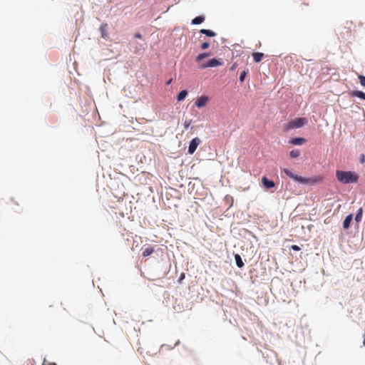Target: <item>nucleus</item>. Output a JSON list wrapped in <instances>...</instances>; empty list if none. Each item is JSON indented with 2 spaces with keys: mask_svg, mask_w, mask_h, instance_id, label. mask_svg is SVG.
Instances as JSON below:
<instances>
[{
  "mask_svg": "<svg viewBox=\"0 0 365 365\" xmlns=\"http://www.w3.org/2000/svg\"><path fill=\"white\" fill-rule=\"evenodd\" d=\"M283 172L290 178L302 184L313 185L320 182L322 180V178L320 176H315L314 178H304L297 175H294L292 171L287 168L283 169Z\"/></svg>",
  "mask_w": 365,
  "mask_h": 365,
  "instance_id": "1",
  "label": "nucleus"
},
{
  "mask_svg": "<svg viewBox=\"0 0 365 365\" xmlns=\"http://www.w3.org/2000/svg\"><path fill=\"white\" fill-rule=\"evenodd\" d=\"M336 178L343 184L356 183L359 180V175L355 172L339 170L336 171Z\"/></svg>",
  "mask_w": 365,
  "mask_h": 365,
  "instance_id": "2",
  "label": "nucleus"
},
{
  "mask_svg": "<svg viewBox=\"0 0 365 365\" xmlns=\"http://www.w3.org/2000/svg\"><path fill=\"white\" fill-rule=\"evenodd\" d=\"M307 123V120L305 118H297L285 125V129L289 130L294 128H301Z\"/></svg>",
  "mask_w": 365,
  "mask_h": 365,
  "instance_id": "3",
  "label": "nucleus"
},
{
  "mask_svg": "<svg viewBox=\"0 0 365 365\" xmlns=\"http://www.w3.org/2000/svg\"><path fill=\"white\" fill-rule=\"evenodd\" d=\"M222 63L216 58H212L207 62L202 63L200 64L199 68L200 69H205L207 68H212L221 66Z\"/></svg>",
  "mask_w": 365,
  "mask_h": 365,
  "instance_id": "4",
  "label": "nucleus"
},
{
  "mask_svg": "<svg viewBox=\"0 0 365 365\" xmlns=\"http://www.w3.org/2000/svg\"><path fill=\"white\" fill-rule=\"evenodd\" d=\"M200 143H201V140L200 138H193L190 143V145L188 147V153L193 154Z\"/></svg>",
  "mask_w": 365,
  "mask_h": 365,
  "instance_id": "5",
  "label": "nucleus"
},
{
  "mask_svg": "<svg viewBox=\"0 0 365 365\" xmlns=\"http://www.w3.org/2000/svg\"><path fill=\"white\" fill-rule=\"evenodd\" d=\"M209 101L210 98L208 96H201L196 100L195 106L197 108H202L207 105Z\"/></svg>",
  "mask_w": 365,
  "mask_h": 365,
  "instance_id": "6",
  "label": "nucleus"
},
{
  "mask_svg": "<svg viewBox=\"0 0 365 365\" xmlns=\"http://www.w3.org/2000/svg\"><path fill=\"white\" fill-rule=\"evenodd\" d=\"M262 183L266 189H270L275 186V183L274 182V181L269 180L265 176L262 177Z\"/></svg>",
  "mask_w": 365,
  "mask_h": 365,
  "instance_id": "7",
  "label": "nucleus"
},
{
  "mask_svg": "<svg viewBox=\"0 0 365 365\" xmlns=\"http://www.w3.org/2000/svg\"><path fill=\"white\" fill-rule=\"evenodd\" d=\"M307 140L304 138H295L290 140L289 143L292 145H300L304 143Z\"/></svg>",
  "mask_w": 365,
  "mask_h": 365,
  "instance_id": "8",
  "label": "nucleus"
},
{
  "mask_svg": "<svg viewBox=\"0 0 365 365\" xmlns=\"http://www.w3.org/2000/svg\"><path fill=\"white\" fill-rule=\"evenodd\" d=\"M350 96L352 97H357L365 100V93L361 91H354L350 93Z\"/></svg>",
  "mask_w": 365,
  "mask_h": 365,
  "instance_id": "9",
  "label": "nucleus"
},
{
  "mask_svg": "<svg viewBox=\"0 0 365 365\" xmlns=\"http://www.w3.org/2000/svg\"><path fill=\"white\" fill-rule=\"evenodd\" d=\"M352 218H353V216L351 214L347 215L345 218V220H344V222H343V227L344 229H348L350 226V223L352 220Z\"/></svg>",
  "mask_w": 365,
  "mask_h": 365,
  "instance_id": "10",
  "label": "nucleus"
},
{
  "mask_svg": "<svg viewBox=\"0 0 365 365\" xmlns=\"http://www.w3.org/2000/svg\"><path fill=\"white\" fill-rule=\"evenodd\" d=\"M153 252H154V248L151 246H148L143 250L142 255H143V257H148V256L150 255L151 254H153Z\"/></svg>",
  "mask_w": 365,
  "mask_h": 365,
  "instance_id": "11",
  "label": "nucleus"
},
{
  "mask_svg": "<svg viewBox=\"0 0 365 365\" xmlns=\"http://www.w3.org/2000/svg\"><path fill=\"white\" fill-rule=\"evenodd\" d=\"M107 27H108V25L106 24H103L100 27L101 36L103 38H106L108 37Z\"/></svg>",
  "mask_w": 365,
  "mask_h": 365,
  "instance_id": "12",
  "label": "nucleus"
},
{
  "mask_svg": "<svg viewBox=\"0 0 365 365\" xmlns=\"http://www.w3.org/2000/svg\"><path fill=\"white\" fill-rule=\"evenodd\" d=\"M252 56H253L254 61L256 63H259L262 60V58L264 57V53H259V52H255V53H253Z\"/></svg>",
  "mask_w": 365,
  "mask_h": 365,
  "instance_id": "13",
  "label": "nucleus"
},
{
  "mask_svg": "<svg viewBox=\"0 0 365 365\" xmlns=\"http://www.w3.org/2000/svg\"><path fill=\"white\" fill-rule=\"evenodd\" d=\"M235 259L236 262V264L238 267L241 268L244 266V262L242 260V258L240 255L235 254Z\"/></svg>",
  "mask_w": 365,
  "mask_h": 365,
  "instance_id": "14",
  "label": "nucleus"
},
{
  "mask_svg": "<svg viewBox=\"0 0 365 365\" xmlns=\"http://www.w3.org/2000/svg\"><path fill=\"white\" fill-rule=\"evenodd\" d=\"M200 33L205 34L206 36H207L209 37H214L216 36V34L214 31H212L211 30H208V29H201Z\"/></svg>",
  "mask_w": 365,
  "mask_h": 365,
  "instance_id": "15",
  "label": "nucleus"
},
{
  "mask_svg": "<svg viewBox=\"0 0 365 365\" xmlns=\"http://www.w3.org/2000/svg\"><path fill=\"white\" fill-rule=\"evenodd\" d=\"M210 56V53H200L197 57H196V62L197 63H200L202 59H204L205 58H207L208 56Z\"/></svg>",
  "mask_w": 365,
  "mask_h": 365,
  "instance_id": "16",
  "label": "nucleus"
},
{
  "mask_svg": "<svg viewBox=\"0 0 365 365\" xmlns=\"http://www.w3.org/2000/svg\"><path fill=\"white\" fill-rule=\"evenodd\" d=\"M187 95V91L186 90H182L181 91L178 96H177V100L178 101H182Z\"/></svg>",
  "mask_w": 365,
  "mask_h": 365,
  "instance_id": "17",
  "label": "nucleus"
},
{
  "mask_svg": "<svg viewBox=\"0 0 365 365\" xmlns=\"http://www.w3.org/2000/svg\"><path fill=\"white\" fill-rule=\"evenodd\" d=\"M205 21L204 16H199L192 20V24H200Z\"/></svg>",
  "mask_w": 365,
  "mask_h": 365,
  "instance_id": "18",
  "label": "nucleus"
},
{
  "mask_svg": "<svg viewBox=\"0 0 365 365\" xmlns=\"http://www.w3.org/2000/svg\"><path fill=\"white\" fill-rule=\"evenodd\" d=\"M289 155L292 158H297L300 155V151L297 149L292 150L290 151Z\"/></svg>",
  "mask_w": 365,
  "mask_h": 365,
  "instance_id": "19",
  "label": "nucleus"
},
{
  "mask_svg": "<svg viewBox=\"0 0 365 365\" xmlns=\"http://www.w3.org/2000/svg\"><path fill=\"white\" fill-rule=\"evenodd\" d=\"M362 213H363V210H362V208L361 207V208H359V209L358 210V212H357V213H356V216H355V220H356V222H360V221L361 220V218H362Z\"/></svg>",
  "mask_w": 365,
  "mask_h": 365,
  "instance_id": "20",
  "label": "nucleus"
},
{
  "mask_svg": "<svg viewBox=\"0 0 365 365\" xmlns=\"http://www.w3.org/2000/svg\"><path fill=\"white\" fill-rule=\"evenodd\" d=\"M247 73H248V71H243L242 72H241L240 76V82H243L245 81V78Z\"/></svg>",
  "mask_w": 365,
  "mask_h": 365,
  "instance_id": "21",
  "label": "nucleus"
},
{
  "mask_svg": "<svg viewBox=\"0 0 365 365\" xmlns=\"http://www.w3.org/2000/svg\"><path fill=\"white\" fill-rule=\"evenodd\" d=\"M192 120H185V122L183 123V125H184V128L185 129H187L189 128V126L191 125L192 123Z\"/></svg>",
  "mask_w": 365,
  "mask_h": 365,
  "instance_id": "22",
  "label": "nucleus"
},
{
  "mask_svg": "<svg viewBox=\"0 0 365 365\" xmlns=\"http://www.w3.org/2000/svg\"><path fill=\"white\" fill-rule=\"evenodd\" d=\"M359 79L361 85L362 86L365 87V76H364L362 75H359Z\"/></svg>",
  "mask_w": 365,
  "mask_h": 365,
  "instance_id": "23",
  "label": "nucleus"
},
{
  "mask_svg": "<svg viewBox=\"0 0 365 365\" xmlns=\"http://www.w3.org/2000/svg\"><path fill=\"white\" fill-rule=\"evenodd\" d=\"M210 46V43L208 42H204L201 44V48L202 50L207 49Z\"/></svg>",
  "mask_w": 365,
  "mask_h": 365,
  "instance_id": "24",
  "label": "nucleus"
},
{
  "mask_svg": "<svg viewBox=\"0 0 365 365\" xmlns=\"http://www.w3.org/2000/svg\"><path fill=\"white\" fill-rule=\"evenodd\" d=\"M291 249L294 250V251H299L300 250L299 247L296 245H293L291 246Z\"/></svg>",
  "mask_w": 365,
  "mask_h": 365,
  "instance_id": "25",
  "label": "nucleus"
},
{
  "mask_svg": "<svg viewBox=\"0 0 365 365\" xmlns=\"http://www.w3.org/2000/svg\"><path fill=\"white\" fill-rule=\"evenodd\" d=\"M237 66V63H233L230 68V71H235L236 69Z\"/></svg>",
  "mask_w": 365,
  "mask_h": 365,
  "instance_id": "26",
  "label": "nucleus"
},
{
  "mask_svg": "<svg viewBox=\"0 0 365 365\" xmlns=\"http://www.w3.org/2000/svg\"><path fill=\"white\" fill-rule=\"evenodd\" d=\"M42 365H56L55 363H49V362H46V360L43 361Z\"/></svg>",
  "mask_w": 365,
  "mask_h": 365,
  "instance_id": "27",
  "label": "nucleus"
},
{
  "mask_svg": "<svg viewBox=\"0 0 365 365\" xmlns=\"http://www.w3.org/2000/svg\"><path fill=\"white\" fill-rule=\"evenodd\" d=\"M135 37L137 38H142V35L140 33H135Z\"/></svg>",
  "mask_w": 365,
  "mask_h": 365,
  "instance_id": "28",
  "label": "nucleus"
},
{
  "mask_svg": "<svg viewBox=\"0 0 365 365\" xmlns=\"http://www.w3.org/2000/svg\"><path fill=\"white\" fill-rule=\"evenodd\" d=\"M185 278V274L184 273H182L180 276V278H179V282H180L183 279Z\"/></svg>",
  "mask_w": 365,
  "mask_h": 365,
  "instance_id": "29",
  "label": "nucleus"
},
{
  "mask_svg": "<svg viewBox=\"0 0 365 365\" xmlns=\"http://www.w3.org/2000/svg\"><path fill=\"white\" fill-rule=\"evenodd\" d=\"M171 82H172V78L168 80L166 83H167V85H169L170 83H171Z\"/></svg>",
  "mask_w": 365,
  "mask_h": 365,
  "instance_id": "30",
  "label": "nucleus"
},
{
  "mask_svg": "<svg viewBox=\"0 0 365 365\" xmlns=\"http://www.w3.org/2000/svg\"><path fill=\"white\" fill-rule=\"evenodd\" d=\"M363 344L365 346V334H364Z\"/></svg>",
  "mask_w": 365,
  "mask_h": 365,
  "instance_id": "31",
  "label": "nucleus"
},
{
  "mask_svg": "<svg viewBox=\"0 0 365 365\" xmlns=\"http://www.w3.org/2000/svg\"><path fill=\"white\" fill-rule=\"evenodd\" d=\"M361 163H364V156H362V158H361Z\"/></svg>",
  "mask_w": 365,
  "mask_h": 365,
  "instance_id": "32",
  "label": "nucleus"
}]
</instances>
